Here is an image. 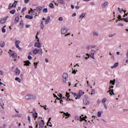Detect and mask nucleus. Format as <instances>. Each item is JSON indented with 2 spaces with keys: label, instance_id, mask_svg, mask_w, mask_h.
<instances>
[{
  "label": "nucleus",
  "instance_id": "58",
  "mask_svg": "<svg viewBox=\"0 0 128 128\" xmlns=\"http://www.w3.org/2000/svg\"><path fill=\"white\" fill-rule=\"evenodd\" d=\"M28 60H32V56L29 55L28 56Z\"/></svg>",
  "mask_w": 128,
  "mask_h": 128
},
{
  "label": "nucleus",
  "instance_id": "23",
  "mask_svg": "<svg viewBox=\"0 0 128 128\" xmlns=\"http://www.w3.org/2000/svg\"><path fill=\"white\" fill-rule=\"evenodd\" d=\"M78 94H80V96H84V92H83L82 90H80L78 91Z\"/></svg>",
  "mask_w": 128,
  "mask_h": 128
},
{
  "label": "nucleus",
  "instance_id": "40",
  "mask_svg": "<svg viewBox=\"0 0 128 128\" xmlns=\"http://www.w3.org/2000/svg\"><path fill=\"white\" fill-rule=\"evenodd\" d=\"M2 32H3V34H4V32H6V29L4 28H2Z\"/></svg>",
  "mask_w": 128,
  "mask_h": 128
},
{
  "label": "nucleus",
  "instance_id": "19",
  "mask_svg": "<svg viewBox=\"0 0 128 128\" xmlns=\"http://www.w3.org/2000/svg\"><path fill=\"white\" fill-rule=\"evenodd\" d=\"M115 84H116V79L110 80V84H112V86H114Z\"/></svg>",
  "mask_w": 128,
  "mask_h": 128
},
{
  "label": "nucleus",
  "instance_id": "47",
  "mask_svg": "<svg viewBox=\"0 0 128 128\" xmlns=\"http://www.w3.org/2000/svg\"><path fill=\"white\" fill-rule=\"evenodd\" d=\"M40 106H41V108H44V110H46V105H45L44 106H42V105H40Z\"/></svg>",
  "mask_w": 128,
  "mask_h": 128
},
{
  "label": "nucleus",
  "instance_id": "15",
  "mask_svg": "<svg viewBox=\"0 0 128 128\" xmlns=\"http://www.w3.org/2000/svg\"><path fill=\"white\" fill-rule=\"evenodd\" d=\"M16 76H20V70H18V68H16L15 70Z\"/></svg>",
  "mask_w": 128,
  "mask_h": 128
},
{
  "label": "nucleus",
  "instance_id": "48",
  "mask_svg": "<svg viewBox=\"0 0 128 128\" xmlns=\"http://www.w3.org/2000/svg\"><path fill=\"white\" fill-rule=\"evenodd\" d=\"M94 94V89H92L91 90V95Z\"/></svg>",
  "mask_w": 128,
  "mask_h": 128
},
{
  "label": "nucleus",
  "instance_id": "24",
  "mask_svg": "<svg viewBox=\"0 0 128 128\" xmlns=\"http://www.w3.org/2000/svg\"><path fill=\"white\" fill-rule=\"evenodd\" d=\"M33 54H38V49H35L33 50Z\"/></svg>",
  "mask_w": 128,
  "mask_h": 128
},
{
  "label": "nucleus",
  "instance_id": "53",
  "mask_svg": "<svg viewBox=\"0 0 128 128\" xmlns=\"http://www.w3.org/2000/svg\"><path fill=\"white\" fill-rule=\"evenodd\" d=\"M118 10L120 14H122V10L120 9V8H118Z\"/></svg>",
  "mask_w": 128,
  "mask_h": 128
},
{
  "label": "nucleus",
  "instance_id": "22",
  "mask_svg": "<svg viewBox=\"0 0 128 128\" xmlns=\"http://www.w3.org/2000/svg\"><path fill=\"white\" fill-rule=\"evenodd\" d=\"M84 58H86V60H88V58H90V54H86V55L84 56Z\"/></svg>",
  "mask_w": 128,
  "mask_h": 128
},
{
  "label": "nucleus",
  "instance_id": "31",
  "mask_svg": "<svg viewBox=\"0 0 128 128\" xmlns=\"http://www.w3.org/2000/svg\"><path fill=\"white\" fill-rule=\"evenodd\" d=\"M121 20H124V22H128V18H123L121 19Z\"/></svg>",
  "mask_w": 128,
  "mask_h": 128
},
{
  "label": "nucleus",
  "instance_id": "36",
  "mask_svg": "<svg viewBox=\"0 0 128 128\" xmlns=\"http://www.w3.org/2000/svg\"><path fill=\"white\" fill-rule=\"evenodd\" d=\"M98 118H100L102 116V112H100V111L98 112Z\"/></svg>",
  "mask_w": 128,
  "mask_h": 128
},
{
  "label": "nucleus",
  "instance_id": "52",
  "mask_svg": "<svg viewBox=\"0 0 128 128\" xmlns=\"http://www.w3.org/2000/svg\"><path fill=\"white\" fill-rule=\"evenodd\" d=\"M70 93L72 94L73 96H74V97L78 95V94H76V93H74V92H70Z\"/></svg>",
  "mask_w": 128,
  "mask_h": 128
},
{
  "label": "nucleus",
  "instance_id": "57",
  "mask_svg": "<svg viewBox=\"0 0 128 128\" xmlns=\"http://www.w3.org/2000/svg\"><path fill=\"white\" fill-rule=\"evenodd\" d=\"M6 124H4L2 126H0V128H6Z\"/></svg>",
  "mask_w": 128,
  "mask_h": 128
},
{
  "label": "nucleus",
  "instance_id": "7",
  "mask_svg": "<svg viewBox=\"0 0 128 128\" xmlns=\"http://www.w3.org/2000/svg\"><path fill=\"white\" fill-rule=\"evenodd\" d=\"M8 16H7L6 17H4V18H2L0 20V24H4V22H6V20H8Z\"/></svg>",
  "mask_w": 128,
  "mask_h": 128
},
{
  "label": "nucleus",
  "instance_id": "6",
  "mask_svg": "<svg viewBox=\"0 0 128 128\" xmlns=\"http://www.w3.org/2000/svg\"><path fill=\"white\" fill-rule=\"evenodd\" d=\"M33 112H32V114L33 115V117L34 118V120H36V118H38V113L36 112V109L34 108L33 110Z\"/></svg>",
  "mask_w": 128,
  "mask_h": 128
},
{
  "label": "nucleus",
  "instance_id": "3",
  "mask_svg": "<svg viewBox=\"0 0 128 128\" xmlns=\"http://www.w3.org/2000/svg\"><path fill=\"white\" fill-rule=\"evenodd\" d=\"M39 128H44V121L41 120L38 122Z\"/></svg>",
  "mask_w": 128,
  "mask_h": 128
},
{
  "label": "nucleus",
  "instance_id": "21",
  "mask_svg": "<svg viewBox=\"0 0 128 128\" xmlns=\"http://www.w3.org/2000/svg\"><path fill=\"white\" fill-rule=\"evenodd\" d=\"M118 62H117L114 64V66H112L111 68H118Z\"/></svg>",
  "mask_w": 128,
  "mask_h": 128
},
{
  "label": "nucleus",
  "instance_id": "25",
  "mask_svg": "<svg viewBox=\"0 0 128 128\" xmlns=\"http://www.w3.org/2000/svg\"><path fill=\"white\" fill-rule=\"evenodd\" d=\"M64 116H68V118H70V114H68V112H66V113L64 112Z\"/></svg>",
  "mask_w": 128,
  "mask_h": 128
},
{
  "label": "nucleus",
  "instance_id": "4",
  "mask_svg": "<svg viewBox=\"0 0 128 128\" xmlns=\"http://www.w3.org/2000/svg\"><path fill=\"white\" fill-rule=\"evenodd\" d=\"M68 28H66V27H62L61 29V32L62 34H66V32H68Z\"/></svg>",
  "mask_w": 128,
  "mask_h": 128
},
{
  "label": "nucleus",
  "instance_id": "41",
  "mask_svg": "<svg viewBox=\"0 0 128 128\" xmlns=\"http://www.w3.org/2000/svg\"><path fill=\"white\" fill-rule=\"evenodd\" d=\"M43 12L46 13L48 12V8H45L43 10Z\"/></svg>",
  "mask_w": 128,
  "mask_h": 128
},
{
  "label": "nucleus",
  "instance_id": "43",
  "mask_svg": "<svg viewBox=\"0 0 128 128\" xmlns=\"http://www.w3.org/2000/svg\"><path fill=\"white\" fill-rule=\"evenodd\" d=\"M26 10V8H24L22 9V11H21V13L22 14V13H24V10Z\"/></svg>",
  "mask_w": 128,
  "mask_h": 128
},
{
  "label": "nucleus",
  "instance_id": "30",
  "mask_svg": "<svg viewBox=\"0 0 128 128\" xmlns=\"http://www.w3.org/2000/svg\"><path fill=\"white\" fill-rule=\"evenodd\" d=\"M16 1H15L12 4V7L13 8H16Z\"/></svg>",
  "mask_w": 128,
  "mask_h": 128
},
{
  "label": "nucleus",
  "instance_id": "1",
  "mask_svg": "<svg viewBox=\"0 0 128 128\" xmlns=\"http://www.w3.org/2000/svg\"><path fill=\"white\" fill-rule=\"evenodd\" d=\"M25 98L27 100H36V96L28 94L25 96Z\"/></svg>",
  "mask_w": 128,
  "mask_h": 128
},
{
  "label": "nucleus",
  "instance_id": "44",
  "mask_svg": "<svg viewBox=\"0 0 128 128\" xmlns=\"http://www.w3.org/2000/svg\"><path fill=\"white\" fill-rule=\"evenodd\" d=\"M118 20H122V16L120 15H118Z\"/></svg>",
  "mask_w": 128,
  "mask_h": 128
},
{
  "label": "nucleus",
  "instance_id": "13",
  "mask_svg": "<svg viewBox=\"0 0 128 128\" xmlns=\"http://www.w3.org/2000/svg\"><path fill=\"white\" fill-rule=\"evenodd\" d=\"M25 18L28 20H32V18H34V16H30V15H26L25 16Z\"/></svg>",
  "mask_w": 128,
  "mask_h": 128
},
{
  "label": "nucleus",
  "instance_id": "26",
  "mask_svg": "<svg viewBox=\"0 0 128 128\" xmlns=\"http://www.w3.org/2000/svg\"><path fill=\"white\" fill-rule=\"evenodd\" d=\"M19 20H20V18L18 16H16L15 18L16 24H17V22H18Z\"/></svg>",
  "mask_w": 128,
  "mask_h": 128
},
{
  "label": "nucleus",
  "instance_id": "50",
  "mask_svg": "<svg viewBox=\"0 0 128 128\" xmlns=\"http://www.w3.org/2000/svg\"><path fill=\"white\" fill-rule=\"evenodd\" d=\"M79 118H80V120H86V118L84 117L82 118V116H80Z\"/></svg>",
  "mask_w": 128,
  "mask_h": 128
},
{
  "label": "nucleus",
  "instance_id": "9",
  "mask_svg": "<svg viewBox=\"0 0 128 128\" xmlns=\"http://www.w3.org/2000/svg\"><path fill=\"white\" fill-rule=\"evenodd\" d=\"M83 102L86 106H88L90 104V102L86 99H84Z\"/></svg>",
  "mask_w": 128,
  "mask_h": 128
},
{
  "label": "nucleus",
  "instance_id": "32",
  "mask_svg": "<svg viewBox=\"0 0 128 128\" xmlns=\"http://www.w3.org/2000/svg\"><path fill=\"white\" fill-rule=\"evenodd\" d=\"M16 10H12L10 12V14H16Z\"/></svg>",
  "mask_w": 128,
  "mask_h": 128
},
{
  "label": "nucleus",
  "instance_id": "34",
  "mask_svg": "<svg viewBox=\"0 0 128 128\" xmlns=\"http://www.w3.org/2000/svg\"><path fill=\"white\" fill-rule=\"evenodd\" d=\"M76 96V97L75 100H78L79 98H80L82 96L80 94H77V96Z\"/></svg>",
  "mask_w": 128,
  "mask_h": 128
},
{
  "label": "nucleus",
  "instance_id": "10",
  "mask_svg": "<svg viewBox=\"0 0 128 128\" xmlns=\"http://www.w3.org/2000/svg\"><path fill=\"white\" fill-rule=\"evenodd\" d=\"M24 66H30V64L32 63H30V60H26V61H24Z\"/></svg>",
  "mask_w": 128,
  "mask_h": 128
},
{
  "label": "nucleus",
  "instance_id": "61",
  "mask_svg": "<svg viewBox=\"0 0 128 128\" xmlns=\"http://www.w3.org/2000/svg\"><path fill=\"white\" fill-rule=\"evenodd\" d=\"M28 120L29 122H30V116H28Z\"/></svg>",
  "mask_w": 128,
  "mask_h": 128
},
{
  "label": "nucleus",
  "instance_id": "49",
  "mask_svg": "<svg viewBox=\"0 0 128 128\" xmlns=\"http://www.w3.org/2000/svg\"><path fill=\"white\" fill-rule=\"evenodd\" d=\"M76 72H78V70H73L72 71V74H76Z\"/></svg>",
  "mask_w": 128,
  "mask_h": 128
},
{
  "label": "nucleus",
  "instance_id": "45",
  "mask_svg": "<svg viewBox=\"0 0 128 128\" xmlns=\"http://www.w3.org/2000/svg\"><path fill=\"white\" fill-rule=\"evenodd\" d=\"M34 66H35V68H38V62H34Z\"/></svg>",
  "mask_w": 128,
  "mask_h": 128
},
{
  "label": "nucleus",
  "instance_id": "27",
  "mask_svg": "<svg viewBox=\"0 0 128 128\" xmlns=\"http://www.w3.org/2000/svg\"><path fill=\"white\" fill-rule=\"evenodd\" d=\"M49 7L50 8H54V4L52 3H50L49 4Z\"/></svg>",
  "mask_w": 128,
  "mask_h": 128
},
{
  "label": "nucleus",
  "instance_id": "2",
  "mask_svg": "<svg viewBox=\"0 0 128 128\" xmlns=\"http://www.w3.org/2000/svg\"><path fill=\"white\" fill-rule=\"evenodd\" d=\"M8 54L10 56H12V58H18L16 53L12 51V50H9Z\"/></svg>",
  "mask_w": 128,
  "mask_h": 128
},
{
  "label": "nucleus",
  "instance_id": "14",
  "mask_svg": "<svg viewBox=\"0 0 128 128\" xmlns=\"http://www.w3.org/2000/svg\"><path fill=\"white\" fill-rule=\"evenodd\" d=\"M6 46V43H4V42L1 40L0 41V46L1 48H4Z\"/></svg>",
  "mask_w": 128,
  "mask_h": 128
},
{
  "label": "nucleus",
  "instance_id": "54",
  "mask_svg": "<svg viewBox=\"0 0 128 128\" xmlns=\"http://www.w3.org/2000/svg\"><path fill=\"white\" fill-rule=\"evenodd\" d=\"M66 98H70V93H68V92H66Z\"/></svg>",
  "mask_w": 128,
  "mask_h": 128
},
{
  "label": "nucleus",
  "instance_id": "38",
  "mask_svg": "<svg viewBox=\"0 0 128 128\" xmlns=\"http://www.w3.org/2000/svg\"><path fill=\"white\" fill-rule=\"evenodd\" d=\"M116 34L114 33V34H110L108 35V37L109 38H112V36H116Z\"/></svg>",
  "mask_w": 128,
  "mask_h": 128
},
{
  "label": "nucleus",
  "instance_id": "56",
  "mask_svg": "<svg viewBox=\"0 0 128 128\" xmlns=\"http://www.w3.org/2000/svg\"><path fill=\"white\" fill-rule=\"evenodd\" d=\"M66 78H63V82H64V84L66 82Z\"/></svg>",
  "mask_w": 128,
  "mask_h": 128
},
{
  "label": "nucleus",
  "instance_id": "59",
  "mask_svg": "<svg viewBox=\"0 0 128 128\" xmlns=\"http://www.w3.org/2000/svg\"><path fill=\"white\" fill-rule=\"evenodd\" d=\"M30 0H24L25 4H28L30 2Z\"/></svg>",
  "mask_w": 128,
  "mask_h": 128
},
{
  "label": "nucleus",
  "instance_id": "62",
  "mask_svg": "<svg viewBox=\"0 0 128 128\" xmlns=\"http://www.w3.org/2000/svg\"><path fill=\"white\" fill-rule=\"evenodd\" d=\"M118 26H124V24L118 23Z\"/></svg>",
  "mask_w": 128,
  "mask_h": 128
},
{
  "label": "nucleus",
  "instance_id": "20",
  "mask_svg": "<svg viewBox=\"0 0 128 128\" xmlns=\"http://www.w3.org/2000/svg\"><path fill=\"white\" fill-rule=\"evenodd\" d=\"M86 13L82 14V15L79 16V18H86Z\"/></svg>",
  "mask_w": 128,
  "mask_h": 128
},
{
  "label": "nucleus",
  "instance_id": "5",
  "mask_svg": "<svg viewBox=\"0 0 128 128\" xmlns=\"http://www.w3.org/2000/svg\"><path fill=\"white\" fill-rule=\"evenodd\" d=\"M94 52H96V50H92L90 51V58H92L93 60H94Z\"/></svg>",
  "mask_w": 128,
  "mask_h": 128
},
{
  "label": "nucleus",
  "instance_id": "16",
  "mask_svg": "<svg viewBox=\"0 0 128 128\" xmlns=\"http://www.w3.org/2000/svg\"><path fill=\"white\" fill-rule=\"evenodd\" d=\"M12 118H22V114H18L12 116Z\"/></svg>",
  "mask_w": 128,
  "mask_h": 128
},
{
  "label": "nucleus",
  "instance_id": "28",
  "mask_svg": "<svg viewBox=\"0 0 128 128\" xmlns=\"http://www.w3.org/2000/svg\"><path fill=\"white\" fill-rule=\"evenodd\" d=\"M15 80L18 82H22V80L20 78L18 77L16 78Z\"/></svg>",
  "mask_w": 128,
  "mask_h": 128
},
{
  "label": "nucleus",
  "instance_id": "51",
  "mask_svg": "<svg viewBox=\"0 0 128 128\" xmlns=\"http://www.w3.org/2000/svg\"><path fill=\"white\" fill-rule=\"evenodd\" d=\"M58 20H60V22H62V20H64V18H62V17H60L58 18Z\"/></svg>",
  "mask_w": 128,
  "mask_h": 128
},
{
  "label": "nucleus",
  "instance_id": "18",
  "mask_svg": "<svg viewBox=\"0 0 128 128\" xmlns=\"http://www.w3.org/2000/svg\"><path fill=\"white\" fill-rule=\"evenodd\" d=\"M42 6H38L36 8V10H37V12H42Z\"/></svg>",
  "mask_w": 128,
  "mask_h": 128
},
{
  "label": "nucleus",
  "instance_id": "8",
  "mask_svg": "<svg viewBox=\"0 0 128 128\" xmlns=\"http://www.w3.org/2000/svg\"><path fill=\"white\" fill-rule=\"evenodd\" d=\"M34 46L40 48L42 46V45L40 42H38L35 43V44H34Z\"/></svg>",
  "mask_w": 128,
  "mask_h": 128
},
{
  "label": "nucleus",
  "instance_id": "35",
  "mask_svg": "<svg viewBox=\"0 0 128 128\" xmlns=\"http://www.w3.org/2000/svg\"><path fill=\"white\" fill-rule=\"evenodd\" d=\"M93 36H98V32H93Z\"/></svg>",
  "mask_w": 128,
  "mask_h": 128
},
{
  "label": "nucleus",
  "instance_id": "37",
  "mask_svg": "<svg viewBox=\"0 0 128 128\" xmlns=\"http://www.w3.org/2000/svg\"><path fill=\"white\" fill-rule=\"evenodd\" d=\"M20 26H21L22 28L24 26V21H22V20H21L20 24Z\"/></svg>",
  "mask_w": 128,
  "mask_h": 128
},
{
  "label": "nucleus",
  "instance_id": "60",
  "mask_svg": "<svg viewBox=\"0 0 128 128\" xmlns=\"http://www.w3.org/2000/svg\"><path fill=\"white\" fill-rule=\"evenodd\" d=\"M4 72H2V70H0V76H3L4 74H3Z\"/></svg>",
  "mask_w": 128,
  "mask_h": 128
},
{
  "label": "nucleus",
  "instance_id": "39",
  "mask_svg": "<svg viewBox=\"0 0 128 128\" xmlns=\"http://www.w3.org/2000/svg\"><path fill=\"white\" fill-rule=\"evenodd\" d=\"M106 98H104L102 100V104H106Z\"/></svg>",
  "mask_w": 128,
  "mask_h": 128
},
{
  "label": "nucleus",
  "instance_id": "29",
  "mask_svg": "<svg viewBox=\"0 0 128 128\" xmlns=\"http://www.w3.org/2000/svg\"><path fill=\"white\" fill-rule=\"evenodd\" d=\"M58 2L61 4H64L65 2H64V0H58Z\"/></svg>",
  "mask_w": 128,
  "mask_h": 128
},
{
  "label": "nucleus",
  "instance_id": "17",
  "mask_svg": "<svg viewBox=\"0 0 128 128\" xmlns=\"http://www.w3.org/2000/svg\"><path fill=\"white\" fill-rule=\"evenodd\" d=\"M63 78H68V73H64L62 74Z\"/></svg>",
  "mask_w": 128,
  "mask_h": 128
},
{
  "label": "nucleus",
  "instance_id": "63",
  "mask_svg": "<svg viewBox=\"0 0 128 128\" xmlns=\"http://www.w3.org/2000/svg\"><path fill=\"white\" fill-rule=\"evenodd\" d=\"M104 6H108V2H104Z\"/></svg>",
  "mask_w": 128,
  "mask_h": 128
},
{
  "label": "nucleus",
  "instance_id": "46",
  "mask_svg": "<svg viewBox=\"0 0 128 128\" xmlns=\"http://www.w3.org/2000/svg\"><path fill=\"white\" fill-rule=\"evenodd\" d=\"M15 44L16 45L20 44V40H16Z\"/></svg>",
  "mask_w": 128,
  "mask_h": 128
},
{
  "label": "nucleus",
  "instance_id": "12",
  "mask_svg": "<svg viewBox=\"0 0 128 128\" xmlns=\"http://www.w3.org/2000/svg\"><path fill=\"white\" fill-rule=\"evenodd\" d=\"M50 22V16H48L47 19L46 20L45 24H48Z\"/></svg>",
  "mask_w": 128,
  "mask_h": 128
},
{
  "label": "nucleus",
  "instance_id": "42",
  "mask_svg": "<svg viewBox=\"0 0 128 128\" xmlns=\"http://www.w3.org/2000/svg\"><path fill=\"white\" fill-rule=\"evenodd\" d=\"M30 12H32V14H35L36 13V11L34 10H32V8H30Z\"/></svg>",
  "mask_w": 128,
  "mask_h": 128
},
{
  "label": "nucleus",
  "instance_id": "33",
  "mask_svg": "<svg viewBox=\"0 0 128 128\" xmlns=\"http://www.w3.org/2000/svg\"><path fill=\"white\" fill-rule=\"evenodd\" d=\"M75 120H80V122H82L83 120H80V117L76 116L75 117Z\"/></svg>",
  "mask_w": 128,
  "mask_h": 128
},
{
  "label": "nucleus",
  "instance_id": "11",
  "mask_svg": "<svg viewBox=\"0 0 128 128\" xmlns=\"http://www.w3.org/2000/svg\"><path fill=\"white\" fill-rule=\"evenodd\" d=\"M108 93L110 92V96H114V90L113 89H110V90H108Z\"/></svg>",
  "mask_w": 128,
  "mask_h": 128
},
{
  "label": "nucleus",
  "instance_id": "55",
  "mask_svg": "<svg viewBox=\"0 0 128 128\" xmlns=\"http://www.w3.org/2000/svg\"><path fill=\"white\" fill-rule=\"evenodd\" d=\"M58 96L59 98H62V94H59V95L58 94Z\"/></svg>",
  "mask_w": 128,
  "mask_h": 128
},
{
  "label": "nucleus",
  "instance_id": "64",
  "mask_svg": "<svg viewBox=\"0 0 128 128\" xmlns=\"http://www.w3.org/2000/svg\"><path fill=\"white\" fill-rule=\"evenodd\" d=\"M84 120L85 122L84 123V124H88V120Z\"/></svg>",
  "mask_w": 128,
  "mask_h": 128
}]
</instances>
